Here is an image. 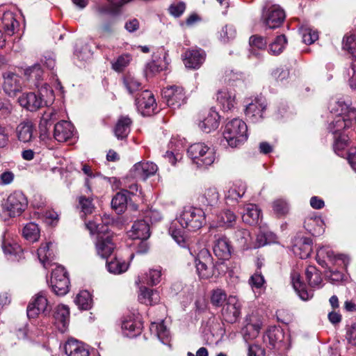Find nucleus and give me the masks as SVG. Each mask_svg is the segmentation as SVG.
<instances>
[{
    "instance_id": "nucleus-1",
    "label": "nucleus",
    "mask_w": 356,
    "mask_h": 356,
    "mask_svg": "<svg viewBox=\"0 0 356 356\" xmlns=\"http://www.w3.org/2000/svg\"><path fill=\"white\" fill-rule=\"evenodd\" d=\"M331 113L337 115L330 124L329 130L334 136V149L340 155V152L348 145V136L342 131L351 127L353 121H356V109L343 100H333L329 104Z\"/></svg>"
},
{
    "instance_id": "nucleus-2",
    "label": "nucleus",
    "mask_w": 356,
    "mask_h": 356,
    "mask_svg": "<svg viewBox=\"0 0 356 356\" xmlns=\"http://www.w3.org/2000/svg\"><path fill=\"white\" fill-rule=\"evenodd\" d=\"M247 125L238 118L229 121L223 131L224 138L232 147H236L247 140Z\"/></svg>"
},
{
    "instance_id": "nucleus-3",
    "label": "nucleus",
    "mask_w": 356,
    "mask_h": 356,
    "mask_svg": "<svg viewBox=\"0 0 356 356\" xmlns=\"http://www.w3.org/2000/svg\"><path fill=\"white\" fill-rule=\"evenodd\" d=\"M178 222L183 228L189 231L197 230L205 222V211L200 208L186 207L178 218Z\"/></svg>"
},
{
    "instance_id": "nucleus-4",
    "label": "nucleus",
    "mask_w": 356,
    "mask_h": 356,
    "mask_svg": "<svg viewBox=\"0 0 356 356\" xmlns=\"http://www.w3.org/2000/svg\"><path fill=\"white\" fill-rule=\"evenodd\" d=\"M188 154L200 168L211 165L216 159L213 149L202 143L191 145L188 149Z\"/></svg>"
},
{
    "instance_id": "nucleus-5",
    "label": "nucleus",
    "mask_w": 356,
    "mask_h": 356,
    "mask_svg": "<svg viewBox=\"0 0 356 356\" xmlns=\"http://www.w3.org/2000/svg\"><path fill=\"white\" fill-rule=\"evenodd\" d=\"M44 90L46 95L53 96V90L49 85L44 83L41 89H39V94L29 92L23 94L19 98V104L30 111H35L40 108L47 106L48 102L43 99L42 91Z\"/></svg>"
},
{
    "instance_id": "nucleus-6",
    "label": "nucleus",
    "mask_w": 356,
    "mask_h": 356,
    "mask_svg": "<svg viewBox=\"0 0 356 356\" xmlns=\"http://www.w3.org/2000/svg\"><path fill=\"white\" fill-rule=\"evenodd\" d=\"M196 271L201 279H209L215 273L213 258L207 249L201 250L195 257Z\"/></svg>"
},
{
    "instance_id": "nucleus-7",
    "label": "nucleus",
    "mask_w": 356,
    "mask_h": 356,
    "mask_svg": "<svg viewBox=\"0 0 356 356\" xmlns=\"http://www.w3.org/2000/svg\"><path fill=\"white\" fill-rule=\"evenodd\" d=\"M28 201L25 195L19 191L11 193L2 204L4 210L8 212L11 217L19 216L26 209Z\"/></svg>"
},
{
    "instance_id": "nucleus-8",
    "label": "nucleus",
    "mask_w": 356,
    "mask_h": 356,
    "mask_svg": "<svg viewBox=\"0 0 356 356\" xmlns=\"http://www.w3.org/2000/svg\"><path fill=\"white\" fill-rule=\"evenodd\" d=\"M51 309V307L47 300L46 293L40 291L33 297L29 302L26 309L27 316L29 318H35L40 313L44 316H48L50 314Z\"/></svg>"
},
{
    "instance_id": "nucleus-9",
    "label": "nucleus",
    "mask_w": 356,
    "mask_h": 356,
    "mask_svg": "<svg viewBox=\"0 0 356 356\" xmlns=\"http://www.w3.org/2000/svg\"><path fill=\"white\" fill-rule=\"evenodd\" d=\"M51 284L53 291L58 296H65L69 291L70 280L65 268L56 266L51 273Z\"/></svg>"
},
{
    "instance_id": "nucleus-10",
    "label": "nucleus",
    "mask_w": 356,
    "mask_h": 356,
    "mask_svg": "<svg viewBox=\"0 0 356 356\" xmlns=\"http://www.w3.org/2000/svg\"><path fill=\"white\" fill-rule=\"evenodd\" d=\"M163 98L169 107L179 108L186 102V96L184 88L181 86H171L165 88L162 91Z\"/></svg>"
},
{
    "instance_id": "nucleus-11",
    "label": "nucleus",
    "mask_w": 356,
    "mask_h": 356,
    "mask_svg": "<svg viewBox=\"0 0 356 356\" xmlns=\"http://www.w3.org/2000/svg\"><path fill=\"white\" fill-rule=\"evenodd\" d=\"M241 303L236 296H229L221 310L222 317L229 323H236L241 315Z\"/></svg>"
},
{
    "instance_id": "nucleus-12",
    "label": "nucleus",
    "mask_w": 356,
    "mask_h": 356,
    "mask_svg": "<svg viewBox=\"0 0 356 356\" xmlns=\"http://www.w3.org/2000/svg\"><path fill=\"white\" fill-rule=\"evenodd\" d=\"M266 101L260 96L255 97L249 103L245 110L246 117L252 122H257L264 118V112L266 108Z\"/></svg>"
},
{
    "instance_id": "nucleus-13",
    "label": "nucleus",
    "mask_w": 356,
    "mask_h": 356,
    "mask_svg": "<svg viewBox=\"0 0 356 356\" xmlns=\"http://www.w3.org/2000/svg\"><path fill=\"white\" fill-rule=\"evenodd\" d=\"M136 105L143 115H150L156 108L154 97L148 90H143L136 98Z\"/></svg>"
},
{
    "instance_id": "nucleus-14",
    "label": "nucleus",
    "mask_w": 356,
    "mask_h": 356,
    "mask_svg": "<svg viewBox=\"0 0 356 356\" xmlns=\"http://www.w3.org/2000/svg\"><path fill=\"white\" fill-rule=\"evenodd\" d=\"M264 24L270 29L278 28L285 19L284 11L279 6H272L263 15Z\"/></svg>"
},
{
    "instance_id": "nucleus-15",
    "label": "nucleus",
    "mask_w": 356,
    "mask_h": 356,
    "mask_svg": "<svg viewBox=\"0 0 356 356\" xmlns=\"http://www.w3.org/2000/svg\"><path fill=\"white\" fill-rule=\"evenodd\" d=\"M219 197L220 195L217 188L214 186H209L199 197L198 201L200 205L202 207V209L206 213L217 207Z\"/></svg>"
},
{
    "instance_id": "nucleus-16",
    "label": "nucleus",
    "mask_w": 356,
    "mask_h": 356,
    "mask_svg": "<svg viewBox=\"0 0 356 356\" xmlns=\"http://www.w3.org/2000/svg\"><path fill=\"white\" fill-rule=\"evenodd\" d=\"M157 170L158 167L155 163L149 161H140L133 166L131 174L135 178L145 180L154 175Z\"/></svg>"
},
{
    "instance_id": "nucleus-17",
    "label": "nucleus",
    "mask_w": 356,
    "mask_h": 356,
    "mask_svg": "<svg viewBox=\"0 0 356 356\" xmlns=\"http://www.w3.org/2000/svg\"><path fill=\"white\" fill-rule=\"evenodd\" d=\"M3 88L4 92L10 97H14L22 89L20 77L15 73L6 72L3 74Z\"/></svg>"
},
{
    "instance_id": "nucleus-18",
    "label": "nucleus",
    "mask_w": 356,
    "mask_h": 356,
    "mask_svg": "<svg viewBox=\"0 0 356 356\" xmlns=\"http://www.w3.org/2000/svg\"><path fill=\"white\" fill-rule=\"evenodd\" d=\"M205 53L203 50L188 49L184 55V65L191 69H197L204 61Z\"/></svg>"
},
{
    "instance_id": "nucleus-19",
    "label": "nucleus",
    "mask_w": 356,
    "mask_h": 356,
    "mask_svg": "<svg viewBox=\"0 0 356 356\" xmlns=\"http://www.w3.org/2000/svg\"><path fill=\"white\" fill-rule=\"evenodd\" d=\"M215 238L213 253L219 259H228L231 255V247L228 239L222 235H216Z\"/></svg>"
},
{
    "instance_id": "nucleus-20",
    "label": "nucleus",
    "mask_w": 356,
    "mask_h": 356,
    "mask_svg": "<svg viewBox=\"0 0 356 356\" xmlns=\"http://www.w3.org/2000/svg\"><path fill=\"white\" fill-rule=\"evenodd\" d=\"M74 126L71 122L62 120L54 126V138L60 143L65 142L70 139L74 134Z\"/></svg>"
},
{
    "instance_id": "nucleus-21",
    "label": "nucleus",
    "mask_w": 356,
    "mask_h": 356,
    "mask_svg": "<svg viewBox=\"0 0 356 356\" xmlns=\"http://www.w3.org/2000/svg\"><path fill=\"white\" fill-rule=\"evenodd\" d=\"M35 127L30 120H25L20 122L16 127L15 133L17 139L24 143L33 141L34 136Z\"/></svg>"
},
{
    "instance_id": "nucleus-22",
    "label": "nucleus",
    "mask_w": 356,
    "mask_h": 356,
    "mask_svg": "<svg viewBox=\"0 0 356 356\" xmlns=\"http://www.w3.org/2000/svg\"><path fill=\"white\" fill-rule=\"evenodd\" d=\"M65 353L67 356H89V350L81 341L74 339H68L64 345Z\"/></svg>"
},
{
    "instance_id": "nucleus-23",
    "label": "nucleus",
    "mask_w": 356,
    "mask_h": 356,
    "mask_svg": "<svg viewBox=\"0 0 356 356\" xmlns=\"http://www.w3.org/2000/svg\"><path fill=\"white\" fill-rule=\"evenodd\" d=\"M293 251L300 259L308 258L312 252V239L308 237L297 238L293 247Z\"/></svg>"
},
{
    "instance_id": "nucleus-24",
    "label": "nucleus",
    "mask_w": 356,
    "mask_h": 356,
    "mask_svg": "<svg viewBox=\"0 0 356 356\" xmlns=\"http://www.w3.org/2000/svg\"><path fill=\"white\" fill-rule=\"evenodd\" d=\"M129 236L135 239H147L150 236L149 224L144 220H136L134 222L129 232Z\"/></svg>"
},
{
    "instance_id": "nucleus-25",
    "label": "nucleus",
    "mask_w": 356,
    "mask_h": 356,
    "mask_svg": "<svg viewBox=\"0 0 356 356\" xmlns=\"http://www.w3.org/2000/svg\"><path fill=\"white\" fill-rule=\"evenodd\" d=\"M97 254L102 258H107L115 249V245L112 241V235L99 236L96 242Z\"/></svg>"
},
{
    "instance_id": "nucleus-26",
    "label": "nucleus",
    "mask_w": 356,
    "mask_h": 356,
    "mask_svg": "<svg viewBox=\"0 0 356 356\" xmlns=\"http://www.w3.org/2000/svg\"><path fill=\"white\" fill-rule=\"evenodd\" d=\"M219 118L218 113L215 110L210 109L200 122L199 127L204 132L210 133L218 127Z\"/></svg>"
},
{
    "instance_id": "nucleus-27",
    "label": "nucleus",
    "mask_w": 356,
    "mask_h": 356,
    "mask_svg": "<svg viewBox=\"0 0 356 356\" xmlns=\"http://www.w3.org/2000/svg\"><path fill=\"white\" fill-rule=\"evenodd\" d=\"M108 5H99L96 8V13L99 17H103L104 15H115L120 8L125 3L132 0H107Z\"/></svg>"
},
{
    "instance_id": "nucleus-28",
    "label": "nucleus",
    "mask_w": 356,
    "mask_h": 356,
    "mask_svg": "<svg viewBox=\"0 0 356 356\" xmlns=\"http://www.w3.org/2000/svg\"><path fill=\"white\" fill-rule=\"evenodd\" d=\"M284 339V334L283 330L276 327L270 328L264 337V341L266 342H268L273 348L278 349L282 347Z\"/></svg>"
},
{
    "instance_id": "nucleus-29",
    "label": "nucleus",
    "mask_w": 356,
    "mask_h": 356,
    "mask_svg": "<svg viewBox=\"0 0 356 356\" xmlns=\"http://www.w3.org/2000/svg\"><path fill=\"white\" fill-rule=\"evenodd\" d=\"M261 210L254 204H248L244 207L242 219L249 225H256L260 220Z\"/></svg>"
},
{
    "instance_id": "nucleus-30",
    "label": "nucleus",
    "mask_w": 356,
    "mask_h": 356,
    "mask_svg": "<svg viewBox=\"0 0 356 356\" xmlns=\"http://www.w3.org/2000/svg\"><path fill=\"white\" fill-rule=\"evenodd\" d=\"M132 120L128 116H121L115 127L114 134L118 139L122 140L127 137L130 132Z\"/></svg>"
},
{
    "instance_id": "nucleus-31",
    "label": "nucleus",
    "mask_w": 356,
    "mask_h": 356,
    "mask_svg": "<svg viewBox=\"0 0 356 356\" xmlns=\"http://www.w3.org/2000/svg\"><path fill=\"white\" fill-rule=\"evenodd\" d=\"M51 245L52 243L51 242H48L42 244L38 249V259L44 268H47L54 259V252L51 248Z\"/></svg>"
},
{
    "instance_id": "nucleus-32",
    "label": "nucleus",
    "mask_w": 356,
    "mask_h": 356,
    "mask_svg": "<svg viewBox=\"0 0 356 356\" xmlns=\"http://www.w3.org/2000/svg\"><path fill=\"white\" fill-rule=\"evenodd\" d=\"M138 300L143 304L152 305L159 302L160 296L156 291L143 286L140 288Z\"/></svg>"
},
{
    "instance_id": "nucleus-33",
    "label": "nucleus",
    "mask_w": 356,
    "mask_h": 356,
    "mask_svg": "<svg viewBox=\"0 0 356 356\" xmlns=\"http://www.w3.org/2000/svg\"><path fill=\"white\" fill-rule=\"evenodd\" d=\"M129 191L127 190H122L116 193L111 200L112 208L118 213L124 212L126 209L129 199Z\"/></svg>"
},
{
    "instance_id": "nucleus-34",
    "label": "nucleus",
    "mask_w": 356,
    "mask_h": 356,
    "mask_svg": "<svg viewBox=\"0 0 356 356\" xmlns=\"http://www.w3.org/2000/svg\"><path fill=\"white\" fill-rule=\"evenodd\" d=\"M291 282L293 289L302 300H307L313 296L312 293L306 290L305 284L300 281L298 273L293 272L291 273Z\"/></svg>"
},
{
    "instance_id": "nucleus-35",
    "label": "nucleus",
    "mask_w": 356,
    "mask_h": 356,
    "mask_svg": "<svg viewBox=\"0 0 356 356\" xmlns=\"http://www.w3.org/2000/svg\"><path fill=\"white\" fill-rule=\"evenodd\" d=\"M53 316L56 324L65 327L70 319L69 307L64 305H58L54 309Z\"/></svg>"
},
{
    "instance_id": "nucleus-36",
    "label": "nucleus",
    "mask_w": 356,
    "mask_h": 356,
    "mask_svg": "<svg viewBox=\"0 0 356 356\" xmlns=\"http://www.w3.org/2000/svg\"><path fill=\"white\" fill-rule=\"evenodd\" d=\"M217 101L222 105L223 109L230 110L235 104V94L227 89L220 90L217 94Z\"/></svg>"
},
{
    "instance_id": "nucleus-37",
    "label": "nucleus",
    "mask_w": 356,
    "mask_h": 356,
    "mask_svg": "<svg viewBox=\"0 0 356 356\" xmlns=\"http://www.w3.org/2000/svg\"><path fill=\"white\" fill-rule=\"evenodd\" d=\"M109 222L110 219L108 218L104 219L103 223H97L90 221L86 224V227L91 234L96 233L97 238L99 236H104L105 237L106 235H112L109 232Z\"/></svg>"
},
{
    "instance_id": "nucleus-38",
    "label": "nucleus",
    "mask_w": 356,
    "mask_h": 356,
    "mask_svg": "<svg viewBox=\"0 0 356 356\" xmlns=\"http://www.w3.org/2000/svg\"><path fill=\"white\" fill-rule=\"evenodd\" d=\"M323 224L320 218H308L304 222V227L312 235H316L324 232Z\"/></svg>"
},
{
    "instance_id": "nucleus-39",
    "label": "nucleus",
    "mask_w": 356,
    "mask_h": 356,
    "mask_svg": "<svg viewBox=\"0 0 356 356\" xmlns=\"http://www.w3.org/2000/svg\"><path fill=\"white\" fill-rule=\"evenodd\" d=\"M305 276L312 287H319L322 283L321 273L314 266H309L305 270Z\"/></svg>"
},
{
    "instance_id": "nucleus-40",
    "label": "nucleus",
    "mask_w": 356,
    "mask_h": 356,
    "mask_svg": "<svg viewBox=\"0 0 356 356\" xmlns=\"http://www.w3.org/2000/svg\"><path fill=\"white\" fill-rule=\"evenodd\" d=\"M25 75L29 79L35 81L34 84L37 88L40 86V81L42 79L43 70L40 64H35L25 70Z\"/></svg>"
},
{
    "instance_id": "nucleus-41",
    "label": "nucleus",
    "mask_w": 356,
    "mask_h": 356,
    "mask_svg": "<svg viewBox=\"0 0 356 356\" xmlns=\"http://www.w3.org/2000/svg\"><path fill=\"white\" fill-rule=\"evenodd\" d=\"M2 24L6 34L10 36L14 34L15 29L19 25L18 22L11 13H4L2 18Z\"/></svg>"
},
{
    "instance_id": "nucleus-42",
    "label": "nucleus",
    "mask_w": 356,
    "mask_h": 356,
    "mask_svg": "<svg viewBox=\"0 0 356 356\" xmlns=\"http://www.w3.org/2000/svg\"><path fill=\"white\" fill-rule=\"evenodd\" d=\"M23 236L26 239L31 242H35L40 236V229L38 225L34 222L27 223L23 230Z\"/></svg>"
},
{
    "instance_id": "nucleus-43",
    "label": "nucleus",
    "mask_w": 356,
    "mask_h": 356,
    "mask_svg": "<svg viewBox=\"0 0 356 356\" xmlns=\"http://www.w3.org/2000/svg\"><path fill=\"white\" fill-rule=\"evenodd\" d=\"M290 70V67L288 65H280L272 70L271 77L277 82L283 83L289 78Z\"/></svg>"
},
{
    "instance_id": "nucleus-44",
    "label": "nucleus",
    "mask_w": 356,
    "mask_h": 356,
    "mask_svg": "<svg viewBox=\"0 0 356 356\" xmlns=\"http://www.w3.org/2000/svg\"><path fill=\"white\" fill-rule=\"evenodd\" d=\"M150 330L156 332L157 337L163 343L167 344L168 343L170 332L163 321L158 323H152Z\"/></svg>"
},
{
    "instance_id": "nucleus-45",
    "label": "nucleus",
    "mask_w": 356,
    "mask_h": 356,
    "mask_svg": "<svg viewBox=\"0 0 356 356\" xmlns=\"http://www.w3.org/2000/svg\"><path fill=\"white\" fill-rule=\"evenodd\" d=\"M106 267L108 270L113 274H120L125 272L128 269V264L122 261L117 258L107 261Z\"/></svg>"
},
{
    "instance_id": "nucleus-46",
    "label": "nucleus",
    "mask_w": 356,
    "mask_h": 356,
    "mask_svg": "<svg viewBox=\"0 0 356 356\" xmlns=\"http://www.w3.org/2000/svg\"><path fill=\"white\" fill-rule=\"evenodd\" d=\"M91 295L88 291H81L76 297L75 302L78 307L84 310L90 309L92 305Z\"/></svg>"
},
{
    "instance_id": "nucleus-47",
    "label": "nucleus",
    "mask_w": 356,
    "mask_h": 356,
    "mask_svg": "<svg viewBox=\"0 0 356 356\" xmlns=\"http://www.w3.org/2000/svg\"><path fill=\"white\" fill-rule=\"evenodd\" d=\"M56 115L57 113L53 109H49L45 111L41 118L39 124L41 130L47 131L49 127L57 119Z\"/></svg>"
},
{
    "instance_id": "nucleus-48",
    "label": "nucleus",
    "mask_w": 356,
    "mask_h": 356,
    "mask_svg": "<svg viewBox=\"0 0 356 356\" xmlns=\"http://www.w3.org/2000/svg\"><path fill=\"white\" fill-rule=\"evenodd\" d=\"M286 43V39L284 35H278L275 40L270 44L269 53L273 56L280 54Z\"/></svg>"
},
{
    "instance_id": "nucleus-49",
    "label": "nucleus",
    "mask_w": 356,
    "mask_h": 356,
    "mask_svg": "<svg viewBox=\"0 0 356 356\" xmlns=\"http://www.w3.org/2000/svg\"><path fill=\"white\" fill-rule=\"evenodd\" d=\"M225 291L221 289H213L211 294V303L217 307H221L227 300Z\"/></svg>"
},
{
    "instance_id": "nucleus-50",
    "label": "nucleus",
    "mask_w": 356,
    "mask_h": 356,
    "mask_svg": "<svg viewBox=\"0 0 356 356\" xmlns=\"http://www.w3.org/2000/svg\"><path fill=\"white\" fill-rule=\"evenodd\" d=\"M236 219V215L230 210L223 211L218 216V223L220 226L232 227Z\"/></svg>"
},
{
    "instance_id": "nucleus-51",
    "label": "nucleus",
    "mask_w": 356,
    "mask_h": 356,
    "mask_svg": "<svg viewBox=\"0 0 356 356\" xmlns=\"http://www.w3.org/2000/svg\"><path fill=\"white\" fill-rule=\"evenodd\" d=\"M259 329L260 327L258 324L247 323L242 330L244 339L248 341L256 338Z\"/></svg>"
},
{
    "instance_id": "nucleus-52",
    "label": "nucleus",
    "mask_w": 356,
    "mask_h": 356,
    "mask_svg": "<svg viewBox=\"0 0 356 356\" xmlns=\"http://www.w3.org/2000/svg\"><path fill=\"white\" fill-rule=\"evenodd\" d=\"M300 33L302 35V41L306 44H311L318 38V32L312 30L309 27H302L300 29Z\"/></svg>"
},
{
    "instance_id": "nucleus-53",
    "label": "nucleus",
    "mask_w": 356,
    "mask_h": 356,
    "mask_svg": "<svg viewBox=\"0 0 356 356\" xmlns=\"http://www.w3.org/2000/svg\"><path fill=\"white\" fill-rule=\"evenodd\" d=\"M342 48L350 54H353L356 51V35L355 33H348L343 36Z\"/></svg>"
},
{
    "instance_id": "nucleus-54",
    "label": "nucleus",
    "mask_w": 356,
    "mask_h": 356,
    "mask_svg": "<svg viewBox=\"0 0 356 356\" xmlns=\"http://www.w3.org/2000/svg\"><path fill=\"white\" fill-rule=\"evenodd\" d=\"M273 209L278 216L286 215L289 211V207L286 200L277 199L273 202Z\"/></svg>"
},
{
    "instance_id": "nucleus-55",
    "label": "nucleus",
    "mask_w": 356,
    "mask_h": 356,
    "mask_svg": "<svg viewBox=\"0 0 356 356\" xmlns=\"http://www.w3.org/2000/svg\"><path fill=\"white\" fill-rule=\"evenodd\" d=\"M122 328L129 331L127 335H136L140 332V324L134 320H125L122 322Z\"/></svg>"
},
{
    "instance_id": "nucleus-56",
    "label": "nucleus",
    "mask_w": 356,
    "mask_h": 356,
    "mask_svg": "<svg viewBox=\"0 0 356 356\" xmlns=\"http://www.w3.org/2000/svg\"><path fill=\"white\" fill-rule=\"evenodd\" d=\"M123 83L128 92L131 94H133L141 88V83L131 76L124 77Z\"/></svg>"
},
{
    "instance_id": "nucleus-57",
    "label": "nucleus",
    "mask_w": 356,
    "mask_h": 356,
    "mask_svg": "<svg viewBox=\"0 0 356 356\" xmlns=\"http://www.w3.org/2000/svg\"><path fill=\"white\" fill-rule=\"evenodd\" d=\"M169 232L179 245L181 247L186 246V240L181 229H177L174 225H172L170 227Z\"/></svg>"
},
{
    "instance_id": "nucleus-58",
    "label": "nucleus",
    "mask_w": 356,
    "mask_h": 356,
    "mask_svg": "<svg viewBox=\"0 0 356 356\" xmlns=\"http://www.w3.org/2000/svg\"><path fill=\"white\" fill-rule=\"evenodd\" d=\"M130 60L131 56L129 54L122 55L112 64L113 69L115 71L121 72L129 65Z\"/></svg>"
},
{
    "instance_id": "nucleus-59",
    "label": "nucleus",
    "mask_w": 356,
    "mask_h": 356,
    "mask_svg": "<svg viewBox=\"0 0 356 356\" xmlns=\"http://www.w3.org/2000/svg\"><path fill=\"white\" fill-rule=\"evenodd\" d=\"M186 10V4L183 1L172 3L169 8L168 11L170 14L175 17H180Z\"/></svg>"
},
{
    "instance_id": "nucleus-60",
    "label": "nucleus",
    "mask_w": 356,
    "mask_h": 356,
    "mask_svg": "<svg viewBox=\"0 0 356 356\" xmlns=\"http://www.w3.org/2000/svg\"><path fill=\"white\" fill-rule=\"evenodd\" d=\"M79 205L81 207V212L83 213L84 215L92 213L94 209L92 200L89 197H80Z\"/></svg>"
},
{
    "instance_id": "nucleus-61",
    "label": "nucleus",
    "mask_w": 356,
    "mask_h": 356,
    "mask_svg": "<svg viewBox=\"0 0 356 356\" xmlns=\"http://www.w3.org/2000/svg\"><path fill=\"white\" fill-rule=\"evenodd\" d=\"M161 268L151 269L147 275V284L150 285H156L161 280Z\"/></svg>"
},
{
    "instance_id": "nucleus-62",
    "label": "nucleus",
    "mask_w": 356,
    "mask_h": 356,
    "mask_svg": "<svg viewBox=\"0 0 356 356\" xmlns=\"http://www.w3.org/2000/svg\"><path fill=\"white\" fill-rule=\"evenodd\" d=\"M163 70L162 66L156 60L148 63L145 69V74L147 76H152Z\"/></svg>"
},
{
    "instance_id": "nucleus-63",
    "label": "nucleus",
    "mask_w": 356,
    "mask_h": 356,
    "mask_svg": "<svg viewBox=\"0 0 356 356\" xmlns=\"http://www.w3.org/2000/svg\"><path fill=\"white\" fill-rule=\"evenodd\" d=\"M250 237V232L245 229H238L234 232L235 239L242 245H244L247 243Z\"/></svg>"
},
{
    "instance_id": "nucleus-64",
    "label": "nucleus",
    "mask_w": 356,
    "mask_h": 356,
    "mask_svg": "<svg viewBox=\"0 0 356 356\" xmlns=\"http://www.w3.org/2000/svg\"><path fill=\"white\" fill-rule=\"evenodd\" d=\"M346 339L350 344L356 346V322L348 326Z\"/></svg>"
}]
</instances>
